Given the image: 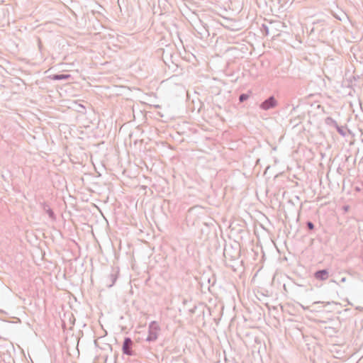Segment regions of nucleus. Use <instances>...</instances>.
Masks as SVG:
<instances>
[{
  "label": "nucleus",
  "mask_w": 363,
  "mask_h": 363,
  "mask_svg": "<svg viewBox=\"0 0 363 363\" xmlns=\"http://www.w3.org/2000/svg\"><path fill=\"white\" fill-rule=\"evenodd\" d=\"M278 102L274 96H270L259 104V108L264 111H268L275 108Z\"/></svg>",
  "instance_id": "1"
},
{
  "label": "nucleus",
  "mask_w": 363,
  "mask_h": 363,
  "mask_svg": "<svg viewBox=\"0 0 363 363\" xmlns=\"http://www.w3.org/2000/svg\"><path fill=\"white\" fill-rule=\"evenodd\" d=\"M40 205L41 206V208L48 215L49 218L51 220H56V216L48 203L43 202V203H40Z\"/></svg>",
  "instance_id": "2"
},
{
  "label": "nucleus",
  "mask_w": 363,
  "mask_h": 363,
  "mask_svg": "<svg viewBox=\"0 0 363 363\" xmlns=\"http://www.w3.org/2000/svg\"><path fill=\"white\" fill-rule=\"evenodd\" d=\"M131 347H132V340L130 338H125L123 342V351L125 354L128 355L132 354L131 351Z\"/></svg>",
  "instance_id": "3"
},
{
  "label": "nucleus",
  "mask_w": 363,
  "mask_h": 363,
  "mask_svg": "<svg viewBox=\"0 0 363 363\" xmlns=\"http://www.w3.org/2000/svg\"><path fill=\"white\" fill-rule=\"evenodd\" d=\"M49 77L55 81H66L71 78V75L69 74H55Z\"/></svg>",
  "instance_id": "4"
},
{
  "label": "nucleus",
  "mask_w": 363,
  "mask_h": 363,
  "mask_svg": "<svg viewBox=\"0 0 363 363\" xmlns=\"http://www.w3.org/2000/svg\"><path fill=\"white\" fill-rule=\"evenodd\" d=\"M198 33L201 35V38H207L210 35L206 25H202V28L198 31Z\"/></svg>",
  "instance_id": "5"
},
{
  "label": "nucleus",
  "mask_w": 363,
  "mask_h": 363,
  "mask_svg": "<svg viewBox=\"0 0 363 363\" xmlns=\"http://www.w3.org/2000/svg\"><path fill=\"white\" fill-rule=\"evenodd\" d=\"M325 123L328 126H331V127H334V128H335L336 125H337V123L332 117H330V116L327 117L325 119Z\"/></svg>",
  "instance_id": "6"
},
{
  "label": "nucleus",
  "mask_w": 363,
  "mask_h": 363,
  "mask_svg": "<svg viewBox=\"0 0 363 363\" xmlns=\"http://www.w3.org/2000/svg\"><path fill=\"white\" fill-rule=\"evenodd\" d=\"M324 21L323 20H318L316 21H314L313 23V27L311 29V31H310V33H313L315 32V30L318 28V26L320 24L321 26H323L324 25Z\"/></svg>",
  "instance_id": "7"
},
{
  "label": "nucleus",
  "mask_w": 363,
  "mask_h": 363,
  "mask_svg": "<svg viewBox=\"0 0 363 363\" xmlns=\"http://www.w3.org/2000/svg\"><path fill=\"white\" fill-rule=\"evenodd\" d=\"M336 129V130L337 131V133L345 137L346 136V131L345 130V128L343 126H340L338 124L336 125V127L335 128Z\"/></svg>",
  "instance_id": "8"
},
{
  "label": "nucleus",
  "mask_w": 363,
  "mask_h": 363,
  "mask_svg": "<svg viewBox=\"0 0 363 363\" xmlns=\"http://www.w3.org/2000/svg\"><path fill=\"white\" fill-rule=\"evenodd\" d=\"M306 226L307 230L309 232H311L315 229V225H314L313 223L311 220L306 221Z\"/></svg>",
  "instance_id": "9"
},
{
  "label": "nucleus",
  "mask_w": 363,
  "mask_h": 363,
  "mask_svg": "<svg viewBox=\"0 0 363 363\" xmlns=\"http://www.w3.org/2000/svg\"><path fill=\"white\" fill-rule=\"evenodd\" d=\"M261 32L264 35H268L269 34V28L266 24H262L261 26Z\"/></svg>",
  "instance_id": "10"
},
{
  "label": "nucleus",
  "mask_w": 363,
  "mask_h": 363,
  "mask_svg": "<svg viewBox=\"0 0 363 363\" xmlns=\"http://www.w3.org/2000/svg\"><path fill=\"white\" fill-rule=\"evenodd\" d=\"M249 99V94L246 93H242L239 96L240 102H244Z\"/></svg>",
  "instance_id": "11"
},
{
  "label": "nucleus",
  "mask_w": 363,
  "mask_h": 363,
  "mask_svg": "<svg viewBox=\"0 0 363 363\" xmlns=\"http://www.w3.org/2000/svg\"><path fill=\"white\" fill-rule=\"evenodd\" d=\"M315 272H328V269H318Z\"/></svg>",
  "instance_id": "12"
},
{
  "label": "nucleus",
  "mask_w": 363,
  "mask_h": 363,
  "mask_svg": "<svg viewBox=\"0 0 363 363\" xmlns=\"http://www.w3.org/2000/svg\"><path fill=\"white\" fill-rule=\"evenodd\" d=\"M92 13H93L94 15H95V13H99V14H100V12H99V11H97V12H96V11H92Z\"/></svg>",
  "instance_id": "13"
},
{
  "label": "nucleus",
  "mask_w": 363,
  "mask_h": 363,
  "mask_svg": "<svg viewBox=\"0 0 363 363\" xmlns=\"http://www.w3.org/2000/svg\"><path fill=\"white\" fill-rule=\"evenodd\" d=\"M348 208H349L348 206H345V207H344L345 211H347Z\"/></svg>",
  "instance_id": "14"
},
{
  "label": "nucleus",
  "mask_w": 363,
  "mask_h": 363,
  "mask_svg": "<svg viewBox=\"0 0 363 363\" xmlns=\"http://www.w3.org/2000/svg\"><path fill=\"white\" fill-rule=\"evenodd\" d=\"M233 270L234 272H235V271L237 270V269H235V268L234 267V266H233Z\"/></svg>",
  "instance_id": "15"
}]
</instances>
